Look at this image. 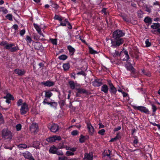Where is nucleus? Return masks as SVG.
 <instances>
[{"instance_id":"nucleus-31","label":"nucleus","mask_w":160,"mask_h":160,"mask_svg":"<svg viewBox=\"0 0 160 160\" xmlns=\"http://www.w3.org/2000/svg\"><path fill=\"white\" fill-rule=\"evenodd\" d=\"M18 147L20 149H25L27 148V146L25 144H20L18 145Z\"/></svg>"},{"instance_id":"nucleus-61","label":"nucleus","mask_w":160,"mask_h":160,"mask_svg":"<svg viewBox=\"0 0 160 160\" xmlns=\"http://www.w3.org/2000/svg\"><path fill=\"white\" fill-rule=\"evenodd\" d=\"M69 150L72 151L73 152L75 151L76 150V148H69Z\"/></svg>"},{"instance_id":"nucleus-25","label":"nucleus","mask_w":160,"mask_h":160,"mask_svg":"<svg viewBox=\"0 0 160 160\" xmlns=\"http://www.w3.org/2000/svg\"><path fill=\"white\" fill-rule=\"evenodd\" d=\"M63 67L64 70H67L69 68V63H64L63 65Z\"/></svg>"},{"instance_id":"nucleus-8","label":"nucleus","mask_w":160,"mask_h":160,"mask_svg":"<svg viewBox=\"0 0 160 160\" xmlns=\"http://www.w3.org/2000/svg\"><path fill=\"white\" fill-rule=\"evenodd\" d=\"M30 130L32 133H37L38 131V125L36 124L32 123L30 127Z\"/></svg>"},{"instance_id":"nucleus-7","label":"nucleus","mask_w":160,"mask_h":160,"mask_svg":"<svg viewBox=\"0 0 160 160\" xmlns=\"http://www.w3.org/2000/svg\"><path fill=\"white\" fill-rule=\"evenodd\" d=\"M48 127L50 129L51 131L53 132H57L58 130V126L55 124H50L48 125Z\"/></svg>"},{"instance_id":"nucleus-32","label":"nucleus","mask_w":160,"mask_h":160,"mask_svg":"<svg viewBox=\"0 0 160 160\" xmlns=\"http://www.w3.org/2000/svg\"><path fill=\"white\" fill-rule=\"evenodd\" d=\"M138 17L140 18H142L143 17V13L142 12L141 10H139L137 12Z\"/></svg>"},{"instance_id":"nucleus-45","label":"nucleus","mask_w":160,"mask_h":160,"mask_svg":"<svg viewBox=\"0 0 160 160\" xmlns=\"http://www.w3.org/2000/svg\"><path fill=\"white\" fill-rule=\"evenodd\" d=\"M16 127L17 130V131H19L21 128V125L20 124H18L17 125Z\"/></svg>"},{"instance_id":"nucleus-34","label":"nucleus","mask_w":160,"mask_h":160,"mask_svg":"<svg viewBox=\"0 0 160 160\" xmlns=\"http://www.w3.org/2000/svg\"><path fill=\"white\" fill-rule=\"evenodd\" d=\"M144 22L146 23H150L152 21L151 18L148 17L145 18L144 19Z\"/></svg>"},{"instance_id":"nucleus-2","label":"nucleus","mask_w":160,"mask_h":160,"mask_svg":"<svg viewBox=\"0 0 160 160\" xmlns=\"http://www.w3.org/2000/svg\"><path fill=\"white\" fill-rule=\"evenodd\" d=\"M124 33L120 30H117L113 33V36L115 39L120 38H119L123 36Z\"/></svg>"},{"instance_id":"nucleus-50","label":"nucleus","mask_w":160,"mask_h":160,"mask_svg":"<svg viewBox=\"0 0 160 160\" xmlns=\"http://www.w3.org/2000/svg\"><path fill=\"white\" fill-rule=\"evenodd\" d=\"M66 155L68 156L73 155H74V153L70 151H68L66 152Z\"/></svg>"},{"instance_id":"nucleus-38","label":"nucleus","mask_w":160,"mask_h":160,"mask_svg":"<svg viewBox=\"0 0 160 160\" xmlns=\"http://www.w3.org/2000/svg\"><path fill=\"white\" fill-rule=\"evenodd\" d=\"M71 134L73 136H76L78 134V132L77 130H74L71 132Z\"/></svg>"},{"instance_id":"nucleus-52","label":"nucleus","mask_w":160,"mask_h":160,"mask_svg":"<svg viewBox=\"0 0 160 160\" xmlns=\"http://www.w3.org/2000/svg\"><path fill=\"white\" fill-rule=\"evenodd\" d=\"M142 72L143 73H144V74L146 75V76L149 77L150 76V73L149 72H145V71L144 70H143L142 71Z\"/></svg>"},{"instance_id":"nucleus-42","label":"nucleus","mask_w":160,"mask_h":160,"mask_svg":"<svg viewBox=\"0 0 160 160\" xmlns=\"http://www.w3.org/2000/svg\"><path fill=\"white\" fill-rule=\"evenodd\" d=\"M55 154H57L58 155H62L63 154V153L62 151H58L57 150L56 152V153Z\"/></svg>"},{"instance_id":"nucleus-41","label":"nucleus","mask_w":160,"mask_h":160,"mask_svg":"<svg viewBox=\"0 0 160 160\" xmlns=\"http://www.w3.org/2000/svg\"><path fill=\"white\" fill-rule=\"evenodd\" d=\"M105 132V130L104 129H102L100 130H99L98 132V133L102 135H103L104 134Z\"/></svg>"},{"instance_id":"nucleus-44","label":"nucleus","mask_w":160,"mask_h":160,"mask_svg":"<svg viewBox=\"0 0 160 160\" xmlns=\"http://www.w3.org/2000/svg\"><path fill=\"white\" fill-rule=\"evenodd\" d=\"M112 54L114 57H116L119 55V52L117 51H115Z\"/></svg>"},{"instance_id":"nucleus-15","label":"nucleus","mask_w":160,"mask_h":160,"mask_svg":"<svg viewBox=\"0 0 160 160\" xmlns=\"http://www.w3.org/2000/svg\"><path fill=\"white\" fill-rule=\"evenodd\" d=\"M42 83L45 86L47 87H51L53 86L54 84V82L49 81H47L45 82H42Z\"/></svg>"},{"instance_id":"nucleus-36","label":"nucleus","mask_w":160,"mask_h":160,"mask_svg":"<svg viewBox=\"0 0 160 160\" xmlns=\"http://www.w3.org/2000/svg\"><path fill=\"white\" fill-rule=\"evenodd\" d=\"M78 92L82 93H85L87 92L86 91L85 89L82 88L78 89Z\"/></svg>"},{"instance_id":"nucleus-59","label":"nucleus","mask_w":160,"mask_h":160,"mask_svg":"<svg viewBox=\"0 0 160 160\" xmlns=\"http://www.w3.org/2000/svg\"><path fill=\"white\" fill-rule=\"evenodd\" d=\"M13 28L15 30H16L18 28V26L16 24H14L13 26Z\"/></svg>"},{"instance_id":"nucleus-14","label":"nucleus","mask_w":160,"mask_h":160,"mask_svg":"<svg viewBox=\"0 0 160 160\" xmlns=\"http://www.w3.org/2000/svg\"><path fill=\"white\" fill-rule=\"evenodd\" d=\"M69 84L70 88L72 89H74L75 88H77L79 86V85L77 83H75L73 81H71L69 82Z\"/></svg>"},{"instance_id":"nucleus-60","label":"nucleus","mask_w":160,"mask_h":160,"mask_svg":"<svg viewBox=\"0 0 160 160\" xmlns=\"http://www.w3.org/2000/svg\"><path fill=\"white\" fill-rule=\"evenodd\" d=\"M108 82L110 87H111V86L113 85L112 83L111 82V81L110 80H108Z\"/></svg>"},{"instance_id":"nucleus-63","label":"nucleus","mask_w":160,"mask_h":160,"mask_svg":"<svg viewBox=\"0 0 160 160\" xmlns=\"http://www.w3.org/2000/svg\"><path fill=\"white\" fill-rule=\"evenodd\" d=\"M138 142V140L137 139H135L133 141V143L134 144H137Z\"/></svg>"},{"instance_id":"nucleus-18","label":"nucleus","mask_w":160,"mask_h":160,"mask_svg":"<svg viewBox=\"0 0 160 160\" xmlns=\"http://www.w3.org/2000/svg\"><path fill=\"white\" fill-rule=\"evenodd\" d=\"M108 86L104 84L102 87L101 88V90L102 91L104 92L105 93H107L108 92Z\"/></svg>"},{"instance_id":"nucleus-43","label":"nucleus","mask_w":160,"mask_h":160,"mask_svg":"<svg viewBox=\"0 0 160 160\" xmlns=\"http://www.w3.org/2000/svg\"><path fill=\"white\" fill-rule=\"evenodd\" d=\"M26 40L28 43H31L32 41V39L28 36H27L26 37Z\"/></svg>"},{"instance_id":"nucleus-6","label":"nucleus","mask_w":160,"mask_h":160,"mask_svg":"<svg viewBox=\"0 0 160 160\" xmlns=\"http://www.w3.org/2000/svg\"><path fill=\"white\" fill-rule=\"evenodd\" d=\"M29 109L27 104L25 103H23L21 107L20 112L22 114H24L28 111Z\"/></svg>"},{"instance_id":"nucleus-9","label":"nucleus","mask_w":160,"mask_h":160,"mask_svg":"<svg viewBox=\"0 0 160 160\" xmlns=\"http://www.w3.org/2000/svg\"><path fill=\"white\" fill-rule=\"evenodd\" d=\"M136 108L140 111L146 114H149L150 113L149 111L145 107L143 106H138L136 107Z\"/></svg>"},{"instance_id":"nucleus-28","label":"nucleus","mask_w":160,"mask_h":160,"mask_svg":"<svg viewBox=\"0 0 160 160\" xmlns=\"http://www.w3.org/2000/svg\"><path fill=\"white\" fill-rule=\"evenodd\" d=\"M90 52L92 54H95L98 53V52L94 50L92 48L90 47H89Z\"/></svg>"},{"instance_id":"nucleus-53","label":"nucleus","mask_w":160,"mask_h":160,"mask_svg":"<svg viewBox=\"0 0 160 160\" xmlns=\"http://www.w3.org/2000/svg\"><path fill=\"white\" fill-rule=\"evenodd\" d=\"M152 109L153 112H154L156 110L157 108L154 105L152 104Z\"/></svg>"},{"instance_id":"nucleus-23","label":"nucleus","mask_w":160,"mask_h":160,"mask_svg":"<svg viewBox=\"0 0 160 160\" xmlns=\"http://www.w3.org/2000/svg\"><path fill=\"white\" fill-rule=\"evenodd\" d=\"M117 90L116 88L113 85L110 87V92L111 93L114 94H116Z\"/></svg>"},{"instance_id":"nucleus-40","label":"nucleus","mask_w":160,"mask_h":160,"mask_svg":"<svg viewBox=\"0 0 160 160\" xmlns=\"http://www.w3.org/2000/svg\"><path fill=\"white\" fill-rule=\"evenodd\" d=\"M50 40L53 44L56 45L57 44V40L55 39H50Z\"/></svg>"},{"instance_id":"nucleus-1","label":"nucleus","mask_w":160,"mask_h":160,"mask_svg":"<svg viewBox=\"0 0 160 160\" xmlns=\"http://www.w3.org/2000/svg\"><path fill=\"white\" fill-rule=\"evenodd\" d=\"M3 137L8 141H10L12 138L11 132L7 129H3L2 131Z\"/></svg>"},{"instance_id":"nucleus-20","label":"nucleus","mask_w":160,"mask_h":160,"mask_svg":"<svg viewBox=\"0 0 160 160\" xmlns=\"http://www.w3.org/2000/svg\"><path fill=\"white\" fill-rule=\"evenodd\" d=\"M68 48L69 51L70 55L71 56L73 55L75 51L74 48L70 46H68Z\"/></svg>"},{"instance_id":"nucleus-10","label":"nucleus","mask_w":160,"mask_h":160,"mask_svg":"<svg viewBox=\"0 0 160 160\" xmlns=\"http://www.w3.org/2000/svg\"><path fill=\"white\" fill-rule=\"evenodd\" d=\"M23 155L25 158L30 160H35L32 156V154L28 151H26L24 153Z\"/></svg>"},{"instance_id":"nucleus-33","label":"nucleus","mask_w":160,"mask_h":160,"mask_svg":"<svg viewBox=\"0 0 160 160\" xmlns=\"http://www.w3.org/2000/svg\"><path fill=\"white\" fill-rule=\"evenodd\" d=\"M33 147L36 148H38L39 147V143L38 142H34L33 143Z\"/></svg>"},{"instance_id":"nucleus-4","label":"nucleus","mask_w":160,"mask_h":160,"mask_svg":"<svg viewBox=\"0 0 160 160\" xmlns=\"http://www.w3.org/2000/svg\"><path fill=\"white\" fill-rule=\"evenodd\" d=\"M123 40L122 38H119L115 39V41H112L111 46L113 47H116L119 46L120 45L122 44Z\"/></svg>"},{"instance_id":"nucleus-49","label":"nucleus","mask_w":160,"mask_h":160,"mask_svg":"<svg viewBox=\"0 0 160 160\" xmlns=\"http://www.w3.org/2000/svg\"><path fill=\"white\" fill-rule=\"evenodd\" d=\"M22 102V100L21 99H19L17 102V105L18 106H20L21 105Z\"/></svg>"},{"instance_id":"nucleus-19","label":"nucleus","mask_w":160,"mask_h":160,"mask_svg":"<svg viewBox=\"0 0 160 160\" xmlns=\"http://www.w3.org/2000/svg\"><path fill=\"white\" fill-rule=\"evenodd\" d=\"M126 67L127 69L130 70L132 72H134V69L133 68L132 66L129 62H128L126 65Z\"/></svg>"},{"instance_id":"nucleus-47","label":"nucleus","mask_w":160,"mask_h":160,"mask_svg":"<svg viewBox=\"0 0 160 160\" xmlns=\"http://www.w3.org/2000/svg\"><path fill=\"white\" fill-rule=\"evenodd\" d=\"M54 18L55 19L58 20L60 21H61L62 20V18L58 15H55L54 17Z\"/></svg>"},{"instance_id":"nucleus-17","label":"nucleus","mask_w":160,"mask_h":160,"mask_svg":"<svg viewBox=\"0 0 160 160\" xmlns=\"http://www.w3.org/2000/svg\"><path fill=\"white\" fill-rule=\"evenodd\" d=\"M58 149V148L56 147L55 146H53L50 147L49 152L50 153L52 154H55L56 152Z\"/></svg>"},{"instance_id":"nucleus-48","label":"nucleus","mask_w":160,"mask_h":160,"mask_svg":"<svg viewBox=\"0 0 160 160\" xmlns=\"http://www.w3.org/2000/svg\"><path fill=\"white\" fill-rule=\"evenodd\" d=\"M118 135H117L115 138H112L110 141L112 142H114L115 141H116L118 139Z\"/></svg>"},{"instance_id":"nucleus-27","label":"nucleus","mask_w":160,"mask_h":160,"mask_svg":"<svg viewBox=\"0 0 160 160\" xmlns=\"http://www.w3.org/2000/svg\"><path fill=\"white\" fill-rule=\"evenodd\" d=\"M67 24L70 25V23L66 19L61 22L60 23V25L63 26H66Z\"/></svg>"},{"instance_id":"nucleus-22","label":"nucleus","mask_w":160,"mask_h":160,"mask_svg":"<svg viewBox=\"0 0 160 160\" xmlns=\"http://www.w3.org/2000/svg\"><path fill=\"white\" fill-rule=\"evenodd\" d=\"M123 54V56H125V58L122 59L123 60H127L129 59V56L128 54V52L127 51H124L122 52V54Z\"/></svg>"},{"instance_id":"nucleus-39","label":"nucleus","mask_w":160,"mask_h":160,"mask_svg":"<svg viewBox=\"0 0 160 160\" xmlns=\"http://www.w3.org/2000/svg\"><path fill=\"white\" fill-rule=\"evenodd\" d=\"M146 46V47H149L151 45V43L149 41L148 39H146L145 41Z\"/></svg>"},{"instance_id":"nucleus-56","label":"nucleus","mask_w":160,"mask_h":160,"mask_svg":"<svg viewBox=\"0 0 160 160\" xmlns=\"http://www.w3.org/2000/svg\"><path fill=\"white\" fill-rule=\"evenodd\" d=\"M25 32V30L24 29H23L21 30L20 32V34L21 36H23Z\"/></svg>"},{"instance_id":"nucleus-54","label":"nucleus","mask_w":160,"mask_h":160,"mask_svg":"<svg viewBox=\"0 0 160 160\" xmlns=\"http://www.w3.org/2000/svg\"><path fill=\"white\" fill-rule=\"evenodd\" d=\"M67 158L65 156H63L62 157H58V160H66Z\"/></svg>"},{"instance_id":"nucleus-11","label":"nucleus","mask_w":160,"mask_h":160,"mask_svg":"<svg viewBox=\"0 0 160 160\" xmlns=\"http://www.w3.org/2000/svg\"><path fill=\"white\" fill-rule=\"evenodd\" d=\"M87 127L89 133L90 134L92 135L94 131L93 127L91 125V124L89 123H87Z\"/></svg>"},{"instance_id":"nucleus-30","label":"nucleus","mask_w":160,"mask_h":160,"mask_svg":"<svg viewBox=\"0 0 160 160\" xmlns=\"http://www.w3.org/2000/svg\"><path fill=\"white\" fill-rule=\"evenodd\" d=\"M3 98L5 99H13L12 96L9 93L7 94L6 96L4 97Z\"/></svg>"},{"instance_id":"nucleus-57","label":"nucleus","mask_w":160,"mask_h":160,"mask_svg":"<svg viewBox=\"0 0 160 160\" xmlns=\"http://www.w3.org/2000/svg\"><path fill=\"white\" fill-rule=\"evenodd\" d=\"M121 129V127H118L115 128H114V131L116 132L117 131L120 130Z\"/></svg>"},{"instance_id":"nucleus-35","label":"nucleus","mask_w":160,"mask_h":160,"mask_svg":"<svg viewBox=\"0 0 160 160\" xmlns=\"http://www.w3.org/2000/svg\"><path fill=\"white\" fill-rule=\"evenodd\" d=\"M67 58V56L65 55H62L59 57V58L60 60H65Z\"/></svg>"},{"instance_id":"nucleus-13","label":"nucleus","mask_w":160,"mask_h":160,"mask_svg":"<svg viewBox=\"0 0 160 160\" xmlns=\"http://www.w3.org/2000/svg\"><path fill=\"white\" fill-rule=\"evenodd\" d=\"M14 72L19 76H22L24 74L25 71L24 70L16 69L15 70Z\"/></svg>"},{"instance_id":"nucleus-29","label":"nucleus","mask_w":160,"mask_h":160,"mask_svg":"<svg viewBox=\"0 0 160 160\" xmlns=\"http://www.w3.org/2000/svg\"><path fill=\"white\" fill-rule=\"evenodd\" d=\"M160 24L158 23H154L151 25V27L153 29H156L160 27Z\"/></svg>"},{"instance_id":"nucleus-3","label":"nucleus","mask_w":160,"mask_h":160,"mask_svg":"<svg viewBox=\"0 0 160 160\" xmlns=\"http://www.w3.org/2000/svg\"><path fill=\"white\" fill-rule=\"evenodd\" d=\"M5 48L9 50L12 52H15L19 49V48L18 46H15V45L13 44H7L5 46Z\"/></svg>"},{"instance_id":"nucleus-26","label":"nucleus","mask_w":160,"mask_h":160,"mask_svg":"<svg viewBox=\"0 0 160 160\" xmlns=\"http://www.w3.org/2000/svg\"><path fill=\"white\" fill-rule=\"evenodd\" d=\"M86 140L85 137L82 135H81L79 138V142L81 143H83Z\"/></svg>"},{"instance_id":"nucleus-58","label":"nucleus","mask_w":160,"mask_h":160,"mask_svg":"<svg viewBox=\"0 0 160 160\" xmlns=\"http://www.w3.org/2000/svg\"><path fill=\"white\" fill-rule=\"evenodd\" d=\"M51 103V104H49L51 106H52V105H54L55 106H56L57 105V103L56 102H50Z\"/></svg>"},{"instance_id":"nucleus-64","label":"nucleus","mask_w":160,"mask_h":160,"mask_svg":"<svg viewBox=\"0 0 160 160\" xmlns=\"http://www.w3.org/2000/svg\"><path fill=\"white\" fill-rule=\"evenodd\" d=\"M52 7L55 8H57L58 7V6L55 4H52Z\"/></svg>"},{"instance_id":"nucleus-46","label":"nucleus","mask_w":160,"mask_h":160,"mask_svg":"<svg viewBox=\"0 0 160 160\" xmlns=\"http://www.w3.org/2000/svg\"><path fill=\"white\" fill-rule=\"evenodd\" d=\"M43 103L45 104H51V103H50V102H48V99L47 98H45L44 99V100L43 102Z\"/></svg>"},{"instance_id":"nucleus-16","label":"nucleus","mask_w":160,"mask_h":160,"mask_svg":"<svg viewBox=\"0 0 160 160\" xmlns=\"http://www.w3.org/2000/svg\"><path fill=\"white\" fill-rule=\"evenodd\" d=\"M84 158L87 160H92L93 155L92 153H86L85 155Z\"/></svg>"},{"instance_id":"nucleus-55","label":"nucleus","mask_w":160,"mask_h":160,"mask_svg":"<svg viewBox=\"0 0 160 160\" xmlns=\"http://www.w3.org/2000/svg\"><path fill=\"white\" fill-rule=\"evenodd\" d=\"M77 74L78 75H82L84 76H85L86 75V74L85 72L83 71H81L79 72H78Z\"/></svg>"},{"instance_id":"nucleus-5","label":"nucleus","mask_w":160,"mask_h":160,"mask_svg":"<svg viewBox=\"0 0 160 160\" xmlns=\"http://www.w3.org/2000/svg\"><path fill=\"white\" fill-rule=\"evenodd\" d=\"M61 140V137L55 135L47 139V141L49 142L52 143L57 140L60 141Z\"/></svg>"},{"instance_id":"nucleus-62","label":"nucleus","mask_w":160,"mask_h":160,"mask_svg":"<svg viewBox=\"0 0 160 160\" xmlns=\"http://www.w3.org/2000/svg\"><path fill=\"white\" fill-rule=\"evenodd\" d=\"M122 94H123V97H126L128 95L127 93H126V92H122Z\"/></svg>"},{"instance_id":"nucleus-37","label":"nucleus","mask_w":160,"mask_h":160,"mask_svg":"<svg viewBox=\"0 0 160 160\" xmlns=\"http://www.w3.org/2000/svg\"><path fill=\"white\" fill-rule=\"evenodd\" d=\"M34 28H35L36 30L38 31V32H40L41 31V29L39 27L37 24H34Z\"/></svg>"},{"instance_id":"nucleus-21","label":"nucleus","mask_w":160,"mask_h":160,"mask_svg":"<svg viewBox=\"0 0 160 160\" xmlns=\"http://www.w3.org/2000/svg\"><path fill=\"white\" fill-rule=\"evenodd\" d=\"M57 148L58 149L65 148L67 150H69V147L67 146L64 145L62 143H59Z\"/></svg>"},{"instance_id":"nucleus-12","label":"nucleus","mask_w":160,"mask_h":160,"mask_svg":"<svg viewBox=\"0 0 160 160\" xmlns=\"http://www.w3.org/2000/svg\"><path fill=\"white\" fill-rule=\"evenodd\" d=\"M92 84L95 87H98L102 84V80H95L92 82Z\"/></svg>"},{"instance_id":"nucleus-51","label":"nucleus","mask_w":160,"mask_h":160,"mask_svg":"<svg viewBox=\"0 0 160 160\" xmlns=\"http://www.w3.org/2000/svg\"><path fill=\"white\" fill-rule=\"evenodd\" d=\"M6 18L10 20H12V16L10 14H8L6 16Z\"/></svg>"},{"instance_id":"nucleus-24","label":"nucleus","mask_w":160,"mask_h":160,"mask_svg":"<svg viewBox=\"0 0 160 160\" xmlns=\"http://www.w3.org/2000/svg\"><path fill=\"white\" fill-rule=\"evenodd\" d=\"M52 95V93L49 91H45V96L46 98H50Z\"/></svg>"}]
</instances>
